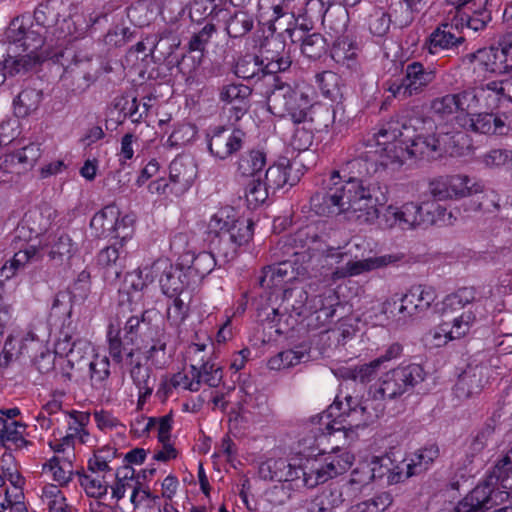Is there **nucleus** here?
<instances>
[{
	"label": "nucleus",
	"mask_w": 512,
	"mask_h": 512,
	"mask_svg": "<svg viewBox=\"0 0 512 512\" xmlns=\"http://www.w3.org/2000/svg\"><path fill=\"white\" fill-rule=\"evenodd\" d=\"M230 243L237 245V248L247 244L253 236V222L250 220H238L233 223L232 227L225 235Z\"/></svg>",
	"instance_id": "nucleus-53"
},
{
	"label": "nucleus",
	"mask_w": 512,
	"mask_h": 512,
	"mask_svg": "<svg viewBox=\"0 0 512 512\" xmlns=\"http://www.w3.org/2000/svg\"><path fill=\"white\" fill-rule=\"evenodd\" d=\"M503 36L497 46L482 48L468 54L466 58L473 66V71L482 74H498L512 70V55L505 45Z\"/></svg>",
	"instance_id": "nucleus-12"
},
{
	"label": "nucleus",
	"mask_w": 512,
	"mask_h": 512,
	"mask_svg": "<svg viewBox=\"0 0 512 512\" xmlns=\"http://www.w3.org/2000/svg\"><path fill=\"white\" fill-rule=\"evenodd\" d=\"M40 103V93L35 89L22 90L14 100L15 113L18 116H26L34 111Z\"/></svg>",
	"instance_id": "nucleus-55"
},
{
	"label": "nucleus",
	"mask_w": 512,
	"mask_h": 512,
	"mask_svg": "<svg viewBox=\"0 0 512 512\" xmlns=\"http://www.w3.org/2000/svg\"><path fill=\"white\" fill-rule=\"evenodd\" d=\"M119 216V208L116 205H108L93 216L90 225L99 231L100 235L109 236L112 235Z\"/></svg>",
	"instance_id": "nucleus-41"
},
{
	"label": "nucleus",
	"mask_w": 512,
	"mask_h": 512,
	"mask_svg": "<svg viewBox=\"0 0 512 512\" xmlns=\"http://www.w3.org/2000/svg\"><path fill=\"white\" fill-rule=\"evenodd\" d=\"M269 188L263 183L261 177L253 178L245 188V199L250 208H256L268 198Z\"/></svg>",
	"instance_id": "nucleus-52"
},
{
	"label": "nucleus",
	"mask_w": 512,
	"mask_h": 512,
	"mask_svg": "<svg viewBox=\"0 0 512 512\" xmlns=\"http://www.w3.org/2000/svg\"><path fill=\"white\" fill-rule=\"evenodd\" d=\"M319 457L314 459H306L302 464V484L307 488H314L315 486L325 483L328 478Z\"/></svg>",
	"instance_id": "nucleus-47"
},
{
	"label": "nucleus",
	"mask_w": 512,
	"mask_h": 512,
	"mask_svg": "<svg viewBox=\"0 0 512 512\" xmlns=\"http://www.w3.org/2000/svg\"><path fill=\"white\" fill-rule=\"evenodd\" d=\"M459 106L455 94H447L435 98L431 102V110L440 117H447L459 113Z\"/></svg>",
	"instance_id": "nucleus-63"
},
{
	"label": "nucleus",
	"mask_w": 512,
	"mask_h": 512,
	"mask_svg": "<svg viewBox=\"0 0 512 512\" xmlns=\"http://www.w3.org/2000/svg\"><path fill=\"white\" fill-rule=\"evenodd\" d=\"M505 115L472 113L463 125L468 130L485 135H506L510 130Z\"/></svg>",
	"instance_id": "nucleus-27"
},
{
	"label": "nucleus",
	"mask_w": 512,
	"mask_h": 512,
	"mask_svg": "<svg viewBox=\"0 0 512 512\" xmlns=\"http://www.w3.org/2000/svg\"><path fill=\"white\" fill-rule=\"evenodd\" d=\"M436 298V292L432 287L415 285L400 296L401 306L399 310L410 314V318H412L428 311Z\"/></svg>",
	"instance_id": "nucleus-23"
},
{
	"label": "nucleus",
	"mask_w": 512,
	"mask_h": 512,
	"mask_svg": "<svg viewBox=\"0 0 512 512\" xmlns=\"http://www.w3.org/2000/svg\"><path fill=\"white\" fill-rule=\"evenodd\" d=\"M425 379V372L419 364L400 365L386 372L374 389V395L381 399H396L409 392Z\"/></svg>",
	"instance_id": "nucleus-9"
},
{
	"label": "nucleus",
	"mask_w": 512,
	"mask_h": 512,
	"mask_svg": "<svg viewBox=\"0 0 512 512\" xmlns=\"http://www.w3.org/2000/svg\"><path fill=\"white\" fill-rule=\"evenodd\" d=\"M429 192L439 201L460 199L483 192V185L466 175H444L429 182Z\"/></svg>",
	"instance_id": "nucleus-13"
},
{
	"label": "nucleus",
	"mask_w": 512,
	"mask_h": 512,
	"mask_svg": "<svg viewBox=\"0 0 512 512\" xmlns=\"http://www.w3.org/2000/svg\"><path fill=\"white\" fill-rule=\"evenodd\" d=\"M45 250L51 260L62 262L65 258L69 259L74 251V245L71 238L64 233L48 235L40 240L39 247L30 245L24 250L16 252L9 262L1 269V275L9 279L13 277L19 268H23L31 261L41 259V251Z\"/></svg>",
	"instance_id": "nucleus-6"
},
{
	"label": "nucleus",
	"mask_w": 512,
	"mask_h": 512,
	"mask_svg": "<svg viewBox=\"0 0 512 512\" xmlns=\"http://www.w3.org/2000/svg\"><path fill=\"white\" fill-rule=\"evenodd\" d=\"M90 378L96 383H102L110 375V361L107 356L95 354L89 363Z\"/></svg>",
	"instance_id": "nucleus-64"
},
{
	"label": "nucleus",
	"mask_w": 512,
	"mask_h": 512,
	"mask_svg": "<svg viewBox=\"0 0 512 512\" xmlns=\"http://www.w3.org/2000/svg\"><path fill=\"white\" fill-rule=\"evenodd\" d=\"M296 128L291 137V146L298 151H306L312 145L314 140V117L309 116V119L293 122Z\"/></svg>",
	"instance_id": "nucleus-39"
},
{
	"label": "nucleus",
	"mask_w": 512,
	"mask_h": 512,
	"mask_svg": "<svg viewBox=\"0 0 512 512\" xmlns=\"http://www.w3.org/2000/svg\"><path fill=\"white\" fill-rule=\"evenodd\" d=\"M123 251L117 247V244H113L102 249L98 254V263L105 268H112L114 274L118 277L122 272L123 257L121 256Z\"/></svg>",
	"instance_id": "nucleus-56"
},
{
	"label": "nucleus",
	"mask_w": 512,
	"mask_h": 512,
	"mask_svg": "<svg viewBox=\"0 0 512 512\" xmlns=\"http://www.w3.org/2000/svg\"><path fill=\"white\" fill-rule=\"evenodd\" d=\"M299 276V268H296L290 260H284L263 269L259 280L260 286L273 291L282 290V311L280 308H273L274 314L299 313L306 300L305 292L301 288L291 286Z\"/></svg>",
	"instance_id": "nucleus-3"
},
{
	"label": "nucleus",
	"mask_w": 512,
	"mask_h": 512,
	"mask_svg": "<svg viewBox=\"0 0 512 512\" xmlns=\"http://www.w3.org/2000/svg\"><path fill=\"white\" fill-rule=\"evenodd\" d=\"M300 165L301 163L296 160L285 159L270 166L265 173V185L273 191L283 188L285 185L294 186L302 175L299 169Z\"/></svg>",
	"instance_id": "nucleus-24"
},
{
	"label": "nucleus",
	"mask_w": 512,
	"mask_h": 512,
	"mask_svg": "<svg viewBox=\"0 0 512 512\" xmlns=\"http://www.w3.org/2000/svg\"><path fill=\"white\" fill-rule=\"evenodd\" d=\"M98 20V17L87 18L83 13H74L69 17L64 18L56 24V27L51 32V36L56 40L70 39L76 40L86 35L89 28H91Z\"/></svg>",
	"instance_id": "nucleus-26"
},
{
	"label": "nucleus",
	"mask_w": 512,
	"mask_h": 512,
	"mask_svg": "<svg viewBox=\"0 0 512 512\" xmlns=\"http://www.w3.org/2000/svg\"><path fill=\"white\" fill-rule=\"evenodd\" d=\"M152 278L159 275V283L164 294L174 297L183 290V283L180 279L181 271L175 268L168 259H158L150 267ZM151 279L150 281H152Z\"/></svg>",
	"instance_id": "nucleus-30"
},
{
	"label": "nucleus",
	"mask_w": 512,
	"mask_h": 512,
	"mask_svg": "<svg viewBox=\"0 0 512 512\" xmlns=\"http://www.w3.org/2000/svg\"><path fill=\"white\" fill-rule=\"evenodd\" d=\"M57 217V211L50 205L44 204L30 209L22 221V229L30 231L34 237L45 235Z\"/></svg>",
	"instance_id": "nucleus-31"
},
{
	"label": "nucleus",
	"mask_w": 512,
	"mask_h": 512,
	"mask_svg": "<svg viewBox=\"0 0 512 512\" xmlns=\"http://www.w3.org/2000/svg\"><path fill=\"white\" fill-rule=\"evenodd\" d=\"M266 166V155L259 150H252L243 155L238 162V172L244 177L257 178Z\"/></svg>",
	"instance_id": "nucleus-42"
},
{
	"label": "nucleus",
	"mask_w": 512,
	"mask_h": 512,
	"mask_svg": "<svg viewBox=\"0 0 512 512\" xmlns=\"http://www.w3.org/2000/svg\"><path fill=\"white\" fill-rule=\"evenodd\" d=\"M197 174V164L191 156H177L169 165L171 194L177 197L185 194L192 187Z\"/></svg>",
	"instance_id": "nucleus-16"
},
{
	"label": "nucleus",
	"mask_w": 512,
	"mask_h": 512,
	"mask_svg": "<svg viewBox=\"0 0 512 512\" xmlns=\"http://www.w3.org/2000/svg\"><path fill=\"white\" fill-rule=\"evenodd\" d=\"M20 353L31 357L35 367L41 373H47L54 368V353L32 331H28L21 339Z\"/></svg>",
	"instance_id": "nucleus-25"
},
{
	"label": "nucleus",
	"mask_w": 512,
	"mask_h": 512,
	"mask_svg": "<svg viewBox=\"0 0 512 512\" xmlns=\"http://www.w3.org/2000/svg\"><path fill=\"white\" fill-rule=\"evenodd\" d=\"M475 298L476 293L472 287H463L447 295L442 303V312L447 319L444 320L441 330L452 333L457 339L468 334L476 321V314L472 309Z\"/></svg>",
	"instance_id": "nucleus-5"
},
{
	"label": "nucleus",
	"mask_w": 512,
	"mask_h": 512,
	"mask_svg": "<svg viewBox=\"0 0 512 512\" xmlns=\"http://www.w3.org/2000/svg\"><path fill=\"white\" fill-rule=\"evenodd\" d=\"M0 47L3 50L1 71L6 70L11 75L31 69L49 55V53L21 51L15 48V46H6L5 43H0Z\"/></svg>",
	"instance_id": "nucleus-21"
},
{
	"label": "nucleus",
	"mask_w": 512,
	"mask_h": 512,
	"mask_svg": "<svg viewBox=\"0 0 512 512\" xmlns=\"http://www.w3.org/2000/svg\"><path fill=\"white\" fill-rule=\"evenodd\" d=\"M438 456L439 448L434 444L417 450L401 466H393V470L389 474V484H397L411 476L425 472Z\"/></svg>",
	"instance_id": "nucleus-14"
},
{
	"label": "nucleus",
	"mask_w": 512,
	"mask_h": 512,
	"mask_svg": "<svg viewBox=\"0 0 512 512\" xmlns=\"http://www.w3.org/2000/svg\"><path fill=\"white\" fill-rule=\"evenodd\" d=\"M318 242V236L315 233H311L310 228H306L299 230L295 235L279 242V245H281V249L284 250V254L298 256L302 254L299 249L305 247H307L308 252L319 250L318 247H313V245H317Z\"/></svg>",
	"instance_id": "nucleus-36"
},
{
	"label": "nucleus",
	"mask_w": 512,
	"mask_h": 512,
	"mask_svg": "<svg viewBox=\"0 0 512 512\" xmlns=\"http://www.w3.org/2000/svg\"><path fill=\"white\" fill-rule=\"evenodd\" d=\"M471 14L465 16L466 27L474 32L483 30L491 21V10L485 4L470 6ZM464 21V17L461 18Z\"/></svg>",
	"instance_id": "nucleus-49"
},
{
	"label": "nucleus",
	"mask_w": 512,
	"mask_h": 512,
	"mask_svg": "<svg viewBox=\"0 0 512 512\" xmlns=\"http://www.w3.org/2000/svg\"><path fill=\"white\" fill-rule=\"evenodd\" d=\"M308 6L310 9H319L322 14V24L331 37L335 39L345 37L349 16L344 7L331 4L326 7L324 0H310Z\"/></svg>",
	"instance_id": "nucleus-22"
},
{
	"label": "nucleus",
	"mask_w": 512,
	"mask_h": 512,
	"mask_svg": "<svg viewBox=\"0 0 512 512\" xmlns=\"http://www.w3.org/2000/svg\"><path fill=\"white\" fill-rule=\"evenodd\" d=\"M42 501L50 512H68L66 498L57 485H46L42 491Z\"/></svg>",
	"instance_id": "nucleus-54"
},
{
	"label": "nucleus",
	"mask_w": 512,
	"mask_h": 512,
	"mask_svg": "<svg viewBox=\"0 0 512 512\" xmlns=\"http://www.w3.org/2000/svg\"><path fill=\"white\" fill-rule=\"evenodd\" d=\"M144 270H136L127 274L124 287L121 290V300L118 308L124 302L131 306L130 312L145 313L146 300L149 296V287L143 279Z\"/></svg>",
	"instance_id": "nucleus-19"
},
{
	"label": "nucleus",
	"mask_w": 512,
	"mask_h": 512,
	"mask_svg": "<svg viewBox=\"0 0 512 512\" xmlns=\"http://www.w3.org/2000/svg\"><path fill=\"white\" fill-rule=\"evenodd\" d=\"M467 142L461 131L449 132L429 118L402 117L384 124L362 144L367 157L382 166L402 165L410 157H433L436 152H457Z\"/></svg>",
	"instance_id": "nucleus-1"
},
{
	"label": "nucleus",
	"mask_w": 512,
	"mask_h": 512,
	"mask_svg": "<svg viewBox=\"0 0 512 512\" xmlns=\"http://www.w3.org/2000/svg\"><path fill=\"white\" fill-rule=\"evenodd\" d=\"M319 459L326 472L323 475L329 480L346 472L353 464L354 456L348 450L337 447L322 454Z\"/></svg>",
	"instance_id": "nucleus-33"
},
{
	"label": "nucleus",
	"mask_w": 512,
	"mask_h": 512,
	"mask_svg": "<svg viewBox=\"0 0 512 512\" xmlns=\"http://www.w3.org/2000/svg\"><path fill=\"white\" fill-rule=\"evenodd\" d=\"M26 431V425L20 421H8L5 420L3 430L0 434V440L2 442H11L16 447H23L27 445V441L24 438Z\"/></svg>",
	"instance_id": "nucleus-51"
},
{
	"label": "nucleus",
	"mask_w": 512,
	"mask_h": 512,
	"mask_svg": "<svg viewBox=\"0 0 512 512\" xmlns=\"http://www.w3.org/2000/svg\"><path fill=\"white\" fill-rule=\"evenodd\" d=\"M130 377L134 385L138 389V403L139 409H142L146 400L151 396L154 389V379L150 375V369L140 362L131 364Z\"/></svg>",
	"instance_id": "nucleus-34"
},
{
	"label": "nucleus",
	"mask_w": 512,
	"mask_h": 512,
	"mask_svg": "<svg viewBox=\"0 0 512 512\" xmlns=\"http://www.w3.org/2000/svg\"><path fill=\"white\" fill-rule=\"evenodd\" d=\"M307 355L302 351L286 350L271 358L268 362L271 369H286L299 364Z\"/></svg>",
	"instance_id": "nucleus-61"
},
{
	"label": "nucleus",
	"mask_w": 512,
	"mask_h": 512,
	"mask_svg": "<svg viewBox=\"0 0 512 512\" xmlns=\"http://www.w3.org/2000/svg\"><path fill=\"white\" fill-rule=\"evenodd\" d=\"M41 155L42 149L40 144L30 143L12 154H7L6 157H10L9 164L17 160L24 168H32L40 159Z\"/></svg>",
	"instance_id": "nucleus-50"
},
{
	"label": "nucleus",
	"mask_w": 512,
	"mask_h": 512,
	"mask_svg": "<svg viewBox=\"0 0 512 512\" xmlns=\"http://www.w3.org/2000/svg\"><path fill=\"white\" fill-rule=\"evenodd\" d=\"M512 473V448L509 449L505 455L496 461L491 472L487 476L488 479L494 481L497 485L499 481H504L509 478Z\"/></svg>",
	"instance_id": "nucleus-62"
},
{
	"label": "nucleus",
	"mask_w": 512,
	"mask_h": 512,
	"mask_svg": "<svg viewBox=\"0 0 512 512\" xmlns=\"http://www.w3.org/2000/svg\"><path fill=\"white\" fill-rule=\"evenodd\" d=\"M89 348L88 343L81 341L72 342L71 337L68 334H65L63 338H59L56 342L54 353L68 357L69 362L74 365L80 362L82 357L81 352H86Z\"/></svg>",
	"instance_id": "nucleus-45"
},
{
	"label": "nucleus",
	"mask_w": 512,
	"mask_h": 512,
	"mask_svg": "<svg viewBox=\"0 0 512 512\" xmlns=\"http://www.w3.org/2000/svg\"><path fill=\"white\" fill-rule=\"evenodd\" d=\"M234 72L237 77L250 80L260 79L266 70L263 67V62H259L257 57L245 56L237 61Z\"/></svg>",
	"instance_id": "nucleus-48"
},
{
	"label": "nucleus",
	"mask_w": 512,
	"mask_h": 512,
	"mask_svg": "<svg viewBox=\"0 0 512 512\" xmlns=\"http://www.w3.org/2000/svg\"><path fill=\"white\" fill-rule=\"evenodd\" d=\"M253 27V21L244 12L235 13L226 24L229 36L237 38L248 33Z\"/></svg>",
	"instance_id": "nucleus-60"
},
{
	"label": "nucleus",
	"mask_w": 512,
	"mask_h": 512,
	"mask_svg": "<svg viewBox=\"0 0 512 512\" xmlns=\"http://www.w3.org/2000/svg\"><path fill=\"white\" fill-rule=\"evenodd\" d=\"M490 373L488 365H468L455 385L456 397L465 400L479 395L488 384Z\"/></svg>",
	"instance_id": "nucleus-17"
},
{
	"label": "nucleus",
	"mask_w": 512,
	"mask_h": 512,
	"mask_svg": "<svg viewBox=\"0 0 512 512\" xmlns=\"http://www.w3.org/2000/svg\"><path fill=\"white\" fill-rule=\"evenodd\" d=\"M5 37L7 46H15L18 50L29 53H49L43 47L45 44L49 47L53 45V39L43 35V31L38 30L27 15L14 18L6 29Z\"/></svg>",
	"instance_id": "nucleus-10"
},
{
	"label": "nucleus",
	"mask_w": 512,
	"mask_h": 512,
	"mask_svg": "<svg viewBox=\"0 0 512 512\" xmlns=\"http://www.w3.org/2000/svg\"><path fill=\"white\" fill-rule=\"evenodd\" d=\"M483 107L495 109L512 102V79L493 80L477 86Z\"/></svg>",
	"instance_id": "nucleus-29"
},
{
	"label": "nucleus",
	"mask_w": 512,
	"mask_h": 512,
	"mask_svg": "<svg viewBox=\"0 0 512 512\" xmlns=\"http://www.w3.org/2000/svg\"><path fill=\"white\" fill-rule=\"evenodd\" d=\"M311 89L305 85L280 83L267 97L268 110L277 117H290L293 122L313 115Z\"/></svg>",
	"instance_id": "nucleus-4"
},
{
	"label": "nucleus",
	"mask_w": 512,
	"mask_h": 512,
	"mask_svg": "<svg viewBox=\"0 0 512 512\" xmlns=\"http://www.w3.org/2000/svg\"><path fill=\"white\" fill-rule=\"evenodd\" d=\"M478 92V88L473 87L467 88L459 93H455L457 104L459 106V113L465 114L469 118L471 115V111L483 107Z\"/></svg>",
	"instance_id": "nucleus-57"
},
{
	"label": "nucleus",
	"mask_w": 512,
	"mask_h": 512,
	"mask_svg": "<svg viewBox=\"0 0 512 512\" xmlns=\"http://www.w3.org/2000/svg\"><path fill=\"white\" fill-rule=\"evenodd\" d=\"M431 209L438 215H443L445 208L432 203L419 204L417 202H406L401 206L390 204L386 206L383 213L376 219H380V225L384 229L412 230L424 224H433L436 219L431 215Z\"/></svg>",
	"instance_id": "nucleus-8"
},
{
	"label": "nucleus",
	"mask_w": 512,
	"mask_h": 512,
	"mask_svg": "<svg viewBox=\"0 0 512 512\" xmlns=\"http://www.w3.org/2000/svg\"><path fill=\"white\" fill-rule=\"evenodd\" d=\"M435 79L434 70L420 62L409 63L402 78L390 79L385 83L386 91L392 97L405 100L422 93Z\"/></svg>",
	"instance_id": "nucleus-11"
},
{
	"label": "nucleus",
	"mask_w": 512,
	"mask_h": 512,
	"mask_svg": "<svg viewBox=\"0 0 512 512\" xmlns=\"http://www.w3.org/2000/svg\"><path fill=\"white\" fill-rule=\"evenodd\" d=\"M393 470L392 460L388 456H371L360 461L357 467L352 471L351 478L347 484V488L356 486L357 490L367 486L373 480L382 478Z\"/></svg>",
	"instance_id": "nucleus-15"
},
{
	"label": "nucleus",
	"mask_w": 512,
	"mask_h": 512,
	"mask_svg": "<svg viewBox=\"0 0 512 512\" xmlns=\"http://www.w3.org/2000/svg\"><path fill=\"white\" fill-rule=\"evenodd\" d=\"M385 399L374 395V390L369 392V397L366 398L361 404L358 403L356 398L352 396H345L344 401H335L328 409V413L321 416V421L325 425V430L328 434L335 431L344 429L337 420L324 422L339 411L341 415H346L352 418L356 425L368 424L378 419L385 410Z\"/></svg>",
	"instance_id": "nucleus-7"
},
{
	"label": "nucleus",
	"mask_w": 512,
	"mask_h": 512,
	"mask_svg": "<svg viewBox=\"0 0 512 512\" xmlns=\"http://www.w3.org/2000/svg\"><path fill=\"white\" fill-rule=\"evenodd\" d=\"M359 53L358 43L349 36L335 39L331 49L332 59L351 72H358L359 70Z\"/></svg>",
	"instance_id": "nucleus-32"
},
{
	"label": "nucleus",
	"mask_w": 512,
	"mask_h": 512,
	"mask_svg": "<svg viewBox=\"0 0 512 512\" xmlns=\"http://www.w3.org/2000/svg\"><path fill=\"white\" fill-rule=\"evenodd\" d=\"M64 415L68 425L66 436L71 437V439L78 441L79 443H87L90 437L86 430V426L90 419L89 414L85 412L71 411L65 412Z\"/></svg>",
	"instance_id": "nucleus-38"
},
{
	"label": "nucleus",
	"mask_w": 512,
	"mask_h": 512,
	"mask_svg": "<svg viewBox=\"0 0 512 512\" xmlns=\"http://www.w3.org/2000/svg\"><path fill=\"white\" fill-rule=\"evenodd\" d=\"M462 37L453 33V25L443 24L439 26L429 37L428 50L431 54L457 46L462 42Z\"/></svg>",
	"instance_id": "nucleus-37"
},
{
	"label": "nucleus",
	"mask_w": 512,
	"mask_h": 512,
	"mask_svg": "<svg viewBox=\"0 0 512 512\" xmlns=\"http://www.w3.org/2000/svg\"><path fill=\"white\" fill-rule=\"evenodd\" d=\"M127 312L126 317H120V325L124 321V339L127 344H131L132 346L138 345V337L140 335V331L142 330V326L145 325L143 314L139 312H130L131 306H126Z\"/></svg>",
	"instance_id": "nucleus-46"
},
{
	"label": "nucleus",
	"mask_w": 512,
	"mask_h": 512,
	"mask_svg": "<svg viewBox=\"0 0 512 512\" xmlns=\"http://www.w3.org/2000/svg\"><path fill=\"white\" fill-rule=\"evenodd\" d=\"M126 306L127 305L123 302L117 309L115 317L110 320L106 333L109 356L117 364H121L123 362L124 356H126L127 359L132 360L136 351L135 348H130V344H127L126 340H123L121 337L120 317H126ZM130 364H132V361H130Z\"/></svg>",
	"instance_id": "nucleus-20"
},
{
	"label": "nucleus",
	"mask_w": 512,
	"mask_h": 512,
	"mask_svg": "<svg viewBox=\"0 0 512 512\" xmlns=\"http://www.w3.org/2000/svg\"><path fill=\"white\" fill-rule=\"evenodd\" d=\"M244 136L240 129L217 127L209 137V151L214 157L225 160L241 149Z\"/></svg>",
	"instance_id": "nucleus-18"
},
{
	"label": "nucleus",
	"mask_w": 512,
	"mask_h": 512,
	"mask_svg": "<svg viewBox=\"0 0 512 512\" xmlns=\"http://www.w3.org/2000/svg\"><path fill=\"white\" fill-rule=\"evenodd\" d=\"M399 260L394 255L374 256L357 261H349L344 266L337 268L332 277L334 280L358 276L360 274L386 267Z\"/></svg>",
	"instance_id": "nucleus-28"
},
{
	"label": "nucleus",
	"mask_w": 512,
	"mask_h": 512,
	"mask_svg": "<svg viewBox=\"0 0 512 512\" xmlns=\"http://www.w3.org/2000/svg\"><path fill=\"white\" fill-rule=\"evenodd\" d=\"M251 94L248 86L243 84L224 85L219 92V99L225 105H230L236 113L243 114L247 110V99Z\"/></svg>",
	"instance_id": "nucleus-35"
},
{
	"label": "nucleus",
	"mask_w": 512,
	"mask_h": 512,
	"mask_svg": "<svg viewBox=\"0 0 512 512\" xmlns=\"http://www.w3.org/2000/svg\"><path fill=\"white\" fill-rule=\"evenodd\" d=\"M237 213L231 206H225L218 209L210 218L208 223L209 233L217 237L225 236L233 223L236 221Z\"/></svg>",
	"instance_id": "nucleus-40"
},
{
	"label": "nucleus",
	"mask_w": 512,
	"mask_h": 512,
	"mask_svg": "<svg viewBox=\"0 0 512 512\" xmlns=\"http://www.w3.org/2000/svg\"><path fill=\"white\" fill-rule=\"evenodd\" d=\"M286 468L287 460L269 459L260 465L259 474L265 480L282 482L283 479H287V474L284 472Z\"/></svg>",
	"instance_id": "nucleus-58"
},
{
	"label": "nucleus",
	"mask_w": 512,
	"mask_h": 512,
	"mask_svg": "<svg viewBox=\"0 0 512 512\" xmlns=\"http://www.w3.org/2000/svg\"><path fill=\"white\" fill-rule=\"evenodd\" d=\"M301 51L309 59L320 58L326 51V40L319 33L306 35L302 40Z\"/></svg>",
	"instance_id": "nucleus-59"
},
{
	"label": "nucleus",
	"mask_w": 512,
	"mask_h": 512,
	"mask_svg": "<svg viewBox=\"0 0 512 512\" xmlns=\"http://www.w3.org/2000/svg\"><path fill=\"white\" fill-rule=\"evenodd\" d=\"M367 149L331 173L325 191L311 198L315 212L323 216L344 215L359 223L371 224L379 216V207L387 200V188L379 182H366L358 176L368 171Z\"/></svg>",
	"instance_id": "nucleus-2"
},
{
	"label": "nucleus",
	"mask_w": 512,
	"mask_h": 512,
	"mask_svg": "<svg viewBox=\"0 0 512 512\" xmlns=\"http://www.w3.org/2000/svg\"><path fill=\"white\" fill-rule=\"evenodd\" d=\"M57 16L58 12L50 2L41 3L34 11V26L43 31V35L49 36L58 23Z\"/></svg>",
	"instance_id": "nucleus-43"
},
{
	"label": "nucleus",
	"mask_w": 512,
	"mask_h": 512,
	"mask_svg": "<svg viewBox=\"0 0 512 512\" xmlns=\"http://www.w3.org/2000/svg\"><path fill=\"white\" fill-rule=\"evenodd\" d=\"M274 47L275 49L272 51H265L266 55L264 58L267 61L265 70L268 74L285 71L292 63L290 56L284 51V44L282 42H275Z\"/></svg>",
	"instance_id": "nucleus-44"
}]
</instances>
